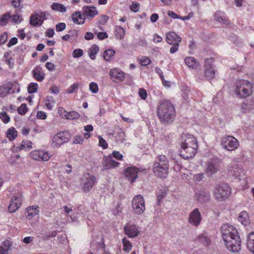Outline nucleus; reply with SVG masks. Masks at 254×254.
<instances>
[{
    "instance_id": "4468645a",
    "label": "nucleus",
    "mask_w": 254,
    "mask_h": 254,
    "mask_svg": "<svg viewBox=\"0 0 254 254\" xmlns=\"http://www.w3.org/2000/svg\"><path fill=\"white\" fill-rule=\"evenodd\" d=\"M211 64L212 60L211 59H207L205 60L204 74L207 79H212L214 77L215 71Z\"/></svg>"
},
{
    "instance_id": "79ce46f5",
    "label": "nucleus",
    "mask_w": 254,
    "mask_h": 254,
    "mask_svg": "<svg viewBox=\"0 0 254 254\" xmlns=\"http://www.w3.org/2000/svg\"><path fill=\"white\" fill-rule=\"evenodd\" d=\"M38 84L37 83H30L27 87V90L29 93H35L37 91Z\"/></svg>"
},
{
    "instance_id": "4c0bfd02",
    "label": "nucleus",
    "mask_w": 254,
    "mask_h": 254,
    "mask_svg": "<svg viewBox=\"0 0 254 254\" xmlns=\"http://www.w3.org/2000/svg\"><path fill=\"white\" fill-rule=\"evenodd\" d=\"M17 136V131L14 127L9 128L7 132V137L9 140H13Z\"/></svg>"
},
{
    "instance_id": "f257e3e1",
    "label": "nucleus",
    "mask_w": 254,
    "mask_h": 254,
    "mask_svg": "<svg viewBox=\"0 0 254 254\" xmlns=\"http://www.w3.org/2000/svg\"><path fill=\"white\" fill-rule=\"evenodd\" d=\"M180 155L185 159L194 156L197 149L196 138L190 134H183L181 141Z\"/></svg>"
},
{
    "instance_id": "4d7b16f0",
    "label": "nucleus",
    "mask_w": 254,
    "mask_h": 254,
    "mask_svg": "<svg viewBox=\"0 0 254 254\" xmlns=\"http://www.w3.org/2000/svg\"><path fill=\"white\" fill-rule=\"evenodd\" d=\"M5 58V63L11 68H12L14 65V60L11 58H7L6 54L4 55Z\"/></svg>"
},
{
    "instance_id": "9b49d317",
    "label": "nucleus",
    "mask_w": 254,
    "mask_h": 254,
    "mask_svg": "<svg viewBox=\"0 0 254 254\" xmlns=\"http://www.w3.org/2000/svg\"><path fill=\"white\" fill-rule=\"evenodd\" d=\"M95 178L94 176H83L81 179V184L84 191L87 192L91 189L95 184Z\"/></svg>"
},
{
    "instance_id": "3c124183",
    "label": "nucleus",
    "mask_w": 254,
    "mask_h": 254,
    "mask_svg": "<svg viewBox=\"0 0 254 254\" xmlns=\"http://www.w3.org/2000/svg\"><path fill=\"white\" fill-rule=\"evenodd\" d=\"M139 3L136 1L132 2V4L130 6V9L131 11L136 12L139 11Z\"/></svg>"
},
{
    "instance_id": "a19ab883",
    "label": "nucleus",
    "mask_w": 254,
    "mask_h": 254,
    "mask_svg": "<svg viewBox=\"0 0 254 254\" xmlns=\"http://www.w3.org/2000/svg\"><path fill=\"white\" fill-rule=\"evenodd\" d=\"M198 241L202 243L204 246H208L210 244L209 239L204 235H201L198 237Z\"/></svg>"
},
{
    "instance_id": "2f4dec72",
    "label": "nucleus",
    "mask_w": 254,
    "mask_h": 254,
    "mask_svg": "<svg viewBox=\"0 0 254 254\" xmlns=\"http://www.w3.org/2000/svg\"><path fill=\"white\" fill-rule=\"evenodd\" d=\"M52 10L60 12H65L66 11V7L63 4L59 2H54L51 5Z\"/></svg>"
},
{
    "instance_id": "ddd939ff",
    "label": "nucleus",
    "mask_w": 254,
    "mask_h": 254,
    "mask_svg": "<svg viewBox=\"0 0 254 254\" xmlns=\"http://www.w3.org/2000/svg\"><path fill=\"white\" fill-rule=\"evenodd\" d=\"M201 220V216L200 212L198 208L194 209L189 214V222L195 226H197Z\"/></svg>"
},
{
    "instance_id": "774afa93",
    "label": "nucleus",
    "mask_w": 254,
    "mask_h": 254,
    "mask_svg": "<svg viewBox=\"0 0 254 254\" xmlns=\"http://www.w3.org/2000/svg\"><path fill=\"white\" fill-rule=\"evenodd\" d=\"M168 15L174 19H179L180 17L178 16L175 12L173 11H169L168 12Z\"/></svg>"
},
{
    "instance_id": "9d476101",
    "label": "nucleus",
    "mask_w": 254,
    "mask_h": 254,
    "mask_svg": "<svg viewBox=\"0 0 254 254\" xmlns=\"http://www.w3.org/2000/svg\"><path fill=\"white\" fill-rule=\"evenodd\" d=\"M47 19L46 14L44 12L32 14L30 17V24L33 26H41L44 21Z\"/></svg>"
},
{
    "instance_id": "052dcab7",
    "label": "nucleus",
    "mask_w": 254,
    "mask_h": 254,
    "mask_svg": "<svg viewBox=\"0 0 254 254\" xmlns=\"http://www.w3.org/2000/svg\"><path fill=\"white\" fill-rule=\"evenodd\" d=\"M173 46L170 49L171 54H174L178 51L179 46V43H175L172 44Z\"/></svg>"
},
{
    "instance_id": "72a5a7b5",
    "label": "nucleus",
    "mask_w": 254,
    "mask_h": 254,
    "mask_svg": "<svg viewBox=\"0 0 254 254\" xmlns=\"http://www.w3.org/2000/svg\"><path fill=\"white\" fill-rule=\"evenodd\" d=\"M99 47L96 45H92L89 49V57L92 60H94L96 58V55L99 52Z\"/></svg>"
},
{
    "instance_id": "423d86ee",
    "label": "nucleus",
    "mask_w": 254,
    "mask_h": 254,
    "mask_svg": "<svg viewBox=\"0 0 254 254\" xmlns=\"http://www.w3.org/2000/svg\"><path fill=\"white\" fill-rule=\"evenodd\" d=\"M252 84L246 80H239L237 82L236 94L241 98H246L252 93Z\"/></svg>"
},
{
    "instance_id": "0e129e2a",
    "label": "nucleus",
    "mask_w": 254,
    "mask_h": 254,
    "mask_svg": "<svg viewBox=\"0 0 254 254\" xmlns=\"http://www.w3.org/2000/svg\"><path fill=\"white\" fill-rule=\"evenodd\" d=\"M62 169H63V173H64V170L67 174H69L71 172V166L69 164H66L65 167L63 166Z\"/></svg>"
},
{
    "instance_id": "a211bd4d",
    "label": "nucleus",
    "mask_w": 254,
    "mask_h": 254,
    "mask_svg": "<svg viewBox=\"0 0 254 254\" xmlns=\"http://www.w3.org/2000/svg\"><path fill=\"white\" fill-rule=\"evenodd\" d=\"M125 234L129 238L136 237L139 234L137 226L134 224H127L124 227Z\"/></svg>"
},
{
    "instance_id": "338daca9",
    "label": "nucleus",
    "mask_w": 254,
    "mask_h": 254,
    "mask_svg": "<svg viewBox=\"0 0 254 254\" xmlns=\"http://www.w3.org/2000/svg\"><path fill=\"white\" fill-rule=\"evenodd\" d=\"M153 40L154 43H160L162 41V38L158 34H155L153 35Z\"/></svg>"
},
{
    "instance_id": "c03bdc74",
    "label": "nucleus",
    "mask_w": 254,
    "mask_h": 254,
    "mask_svg": "<svg viewBox=\"0 0 254 254\" xmlns=\"http://www.w3.org/2000/svg\"><path fill=\"white\" fill-rule=\"evenodd\" d=\"M140 64L143 66H146L151 64V60L147 57H141L139 59Z\"/></svg>"
},
{
    "instance_id": "473e14b6",
    "label": "nucleus",
    "mask_w": 254,
    "mask_h": 254,
    "mask_svg": "<svg viewBox=\"0 0 254 254\" xmlns=\"http://www.w3.org/2000/svg\"><path fill=\"white\" fill-rule=\"evenodd\" d=\"M115 54V50L109 49L104 52L103 58L105 61L109 62L113 59Z\"/></svg>"
},
{
    "instance_id": "f3484780",
    "label": "nucleus",
    "mask_w": 254,
    "mask_h": 254,
    "mask_svg": "<svg viewBox=\"0 0 254 254\" xmlns=\"http://www.w3.org/2000/svg\"><path fill=\"white\" fill-rule=\"evenodd\" d=\"M22 198L20 195L14 196L12 198L8 206V211L10 213L14 212L21 205Z\"/></svg>"
},
{
    "instance_id": "5fc2aeb1",
    "label": "nucleus",
    "mask_w": 254,
    "mask_h": 254,
    "mask_svg": "<svg viewBox=\"0 0 254 254\" xmlns=\"http://www.w3.org/2000/svg\"><path fill=\"white\" fill-rule=\"evenodd\" d=\"M17 111L19 114L24 115L27 111L26 105L22 104L17 109Z\"/></svg>"
},
{
    "instance_id": "864d4df0",
    "label": "nucleus",
    "mask_w": 254,
    "mask_h": 254,
    "mask_svg": "<svg viewBox=\"0 0 254 254\" xmlns=\"http://www.w3.org/2000/svg\"><path fill=\"white\" fill-rule=\"evenodd\" d=\"M83 51L82 49H77L74 50L72 53V56L75 58L81 57L83 55Z\"/></svg>"
},
{
    "instance_id": "f03ea898",
    "label": "nucleus",
    "mask_w": 254,
    "mask_h": 254,
    "mask_svg": "<svg viewBox=\"0 0 254 254\" xmlns=\"http://www.w3.org/2000/svg\"><path fill=\"white\" fill-rule=\"evenodd\" d=\"M175 108L173 104L167 100L160 101L157 108V115L164 124L171 123L175 117Z\"/></svg>"
},
{
    "instance_id": "8fccbe9b",
    "label": "nucleus",
    "mask_w": 254,
    "mask_h": 254,
    "mask_svg": "<svg viewBox=\"0 0 254 254\" xmlns=\"http://www.w3.org/2000/svg\"><path fill=\"white\" fill-rule=\"evenodd\" d=\"M99 139V145L102 147L103 149H106L108 147V143L106 141L104 140L101 136L99 135L98 136Z\"/></svg>"
},
{
    "instance_id": "4be33fe9",
    "label": "nucleus",
    "mask_w": 254,
    "mask_h": 254,
    "mask_svg": "<svg viewBox=\"0 0 254 254\" xmlns=\"http://www.w3.org/2000/svg\"><path fill=\"white\" fill-rule=\"evenodd\" d=\"M182 38L174 32H169L166 34V42L169 44L180 43Z\"/></svg>"
},
{
    "instance_id": "dca6fc26",
    "label": "nucleus",
    "mask_w": 254,
    "mask_h": 254,
    "mask_svg": "<svg viewBox=\"0 0 254 254\" xmlns=\"http://www.w3.org/2000/svg\"><path fill=\"white\" fill-rule=\"evenodd\" d=\"M110 75L112 80L116 83L123 81L125 79V74L118 68H113L110 71Z\"/></svg>"
},
{
    "instance_id": "f704fd0d",
    "label": "nucleus",
    "mask_w": 254,
    "mask_h": 254,
    "mask_svg": "<svg viewBox=\"0 0 254 254\" xmlns=\"http://www.w3.org/2000/svg\"><path fill=\"white\" fill-rule=\"evenodd\" d=\"M32 147V142L29 140H23L21 144L18 147L19 150L31 149Z\"/></svg>"
},
{
    "instance_id": "e2e57ef3",
    "label": "nucleus",
    "mask_w": 254,
    "mask_h": 254,
    "mask_svg": "<svg viewBox=\"0 0 254 254\" xmlns=\"http://www.w3.org/2000/svg\"><path fill=\"white\" fill-rule=\"evenodd\" d=\"M45 66L50 71L54 70L55 67V64L50 62H47L45 64Z\"/></svg>"
},
{
    "instance_id": "37998d69",
    "label": "nucleus",
    "mask_w": 254,
    "mask_h": 254,
    "mask_svg": "<svg viewBox=\"0 0 254 254\" xmlns=\"http://www.w3.org/2000/svg\"><path fill=\"white\" fill-rule=\"evenodd\" d=\"M10 17V15L9 13H6L1 15L0 18V25H5L6 24L7 21L9 19Z\"/></svg>"
},
{
    "instance_id": "6e6d98bb",
    "label": "nucleus",
    "mask_w": 254,
    "mask_h": 254,
    "mask_svg": "<svg viewBox=\"0 0 254 254\" xmlns=\"http://www.w3.org/2000/svg\"><path fill=\"white\" fill-rule=\"evenodd\" d=\"M66 25L64 23L61 22L57 24L56 29L57 32L63 31L65 29Z\"/></svg>"
},
{
    "instance_id": "e433bc0d",
    "label": "nucleus",
    "mask_w": 254,
    "mask_h": 254,
    "mask_svg": "<svg viewBox=\"0 0 254 254\" xmlns=\"http://www.w3.org/2000/svg\"><path fill=\"white\" fill-rule=\"evenodd\" d=\"M125 31L121 26H116L115 28V36L118 39H122L125 36Z\"/></svg>"
},
{
    "instance_id": "2eb2a0df",
    "label": "nucleus",
    "mask_w": 254,
    "mask_h": 254,
    "mask_svg": "<svg viewBox=\"0 0 254 254\" xmlns=\"http://www.w3.org/2000/svg\"><path fill=\"white\" fill-rule=\"evenodd\" d=\"M195 199L199 203H205L209 200L210 197V192L206 190H198L195 193Z\"/></svg>"
},
{
    "instance_id": "0eeeda50",
    "label": "nucleus",
    "mask_w": 254,
    "mask_h": 254,
    "mask_svg": "<svg viewBox=\"0 0 254 254\" xmlns=\"http://www.w3.org/2000/svg\"><path fill=\"white\" fill-rule=\"evenodd\" d=\"M221 145L223 148L228 151H233L239 147V142L234 136L228 135L222 138Z\"/></svg>"
},
{
    "instance_id": "13d9d810",
    "label": "nucleus",
    "mask_w": 254,
    "mask_h": 254,
    "mask_svg": "<svg viewBox=\"0 0 254 254\" xmlns=\"http://www.w3.org/2000/svg\"><path fill=\"white\" fill-rule=\"evenodd\" d=\"M139 95L143 100H145L147 98V92L146 90L141 88L139 90Z\"/></svg>"
},
{
    "instance_id": "603ef678",
    "label": "nucleus",
    "mask_w": 254,
    "mask_h": 254,
    "mask_svg": "<svg viewBox=\"0 0 254 254\" xmlns=\"http://www.w3.org/2000/svg\"><path fill=\"white\" fill-rule=\"evenodd\" d=\"M111 154L113 156V158L114 157L118 160L121 161L123 158V155L118 151L114 150Z\"/></svg>"
},
{
    "instance_id": "5701e85b",
    "label": "nucleus",
    "mask_w": 254,
    "mask_h": 254,
    "mask_svg": "<svg viewBox=\"0 0 254 254\" xmlns=\"http://www.w3.org/2000/svg\"><path fill=\"white\" fill-rule=\"evenodd\" d=\"M147 173L145 169L138 168L134 166L130 165L125 170V175H137L138 173Z\"/></svg>"
},
{
    "instance_id": "de8ad7c7",
    "label": "nucleus",
    "mask_w": 254,
    "mask_h": 254,
    "mask_svg": "<svg viewBox=\"0 0 254 254\" xmlns=\"http://www.w3.org/2000/svg\"><path fill=\"white\" fill-rule=\"evenodd\" d=\"M89 90L93 93H97L99 91L98 86L95 82H91L89 84Z\"/></svg>"
},
{
    "instance_id": "393cba45",
    "label": "nucleus",
    "mask_w": 254,
    "mask_h": 254,
    "mask_svg": "<svg viewBox=\"0 0 254 254\" xmlns=\"http://www.w3.org/2000/svg\"><path fill=\"white\" fill-rule=\"evenodd\" d=\"M185 62L189 67L192 69L196 68L199 66V62L194 58L191 57H188L186 58L185 59Z\"/></svg>"
},
{
    "instance_id": "c85d7f7f",
    "label": "nucleus",
    "mask_w": 254,
    "mask_h": 254,
    "mask_svg": "<svg viewBox=\"0 0 254 254\" xmlns=\"http://www.w3.org/2000/svg\"><path fill=\"white\" fill-rule=\"evenodd\" d=\"M247 246L248 249L254 254V232L250 233L247 239Z\"/></svg>"
},
{
    "instance_id": "680f3d73",
    "label": "nucleus",
    "mask_w": 254,
    "mask_h": 254,
    "mask_svg": "<svg viewBox=\"0 0 254 254\" xmlns=\"http://www.w3.org/2000/svg\"><path fill=\"white\" fill-rule=\"evenodd\" d=\"M37 117L39 119L44 120L46 119L47 115L43 111H38L37 113Z\"/></svg>"
},
{
    "instance_id": "1a4fd4ad",
    "label": "nucleus",
    "mask_w": 254,
    "mask_h": 254,
    "mask_svg": "<svg viewBox=\"0 0 254 254\" xmlns=\"http://www.w3.org/2000/svg\"><path fill=\"white\" fill-rule=\"evenodd\" d=\"M68 140L66 134L64 132H60L55 135L52 139V146L55 147H59L64 143L67 142Z\"/></svg>"
},
{
    "instance_id": "bb28decb",
    "label": "nucleus",
    "mask_w": 254,
    "mask_h": 254,
    "mask_svg": "<svg viewBox=\"0 0 254 254\" xmlns=\"http://www.w3.org/2000/svg\"><path fill=\"white\" fill-rule=\"evenodd\" d=\"M33 77L38 81L41 82L45 78V74L42 69L36 67L32 71Z\"/></svg>"
},
{
    "instance_id": "b1692460",
    "label": "nucleus",
    "mask_w": 254,
    "mask_h": 254,
    "mask_svg": "<svg viewBox=\"0 0 254 254\" xmlns=\"http://www.w3.org/2000/svg\"><path fill=\"white\" fill-rule=\"evenodd\" d=\"M58 111L61 114H63L62 112L63 111L64 113L63 116L68 120H74L79 118L80 117L79 114L77 112L74 111L67 112L64 110L63 108H59Z\"/></svg>"
},
{
    "instance_id": "c9c22d12",
    "label": "nucleus",
    "mask_w": 254,
    "mask_h": 254,
    "mask_svg": "<svg viewBox=\"0 0 254 254\" xmlns=\"http://www.w3.org/2000/svg\"><path fill=\"white\" fill-rule=\"evenodd\" d=\"M44 106L48 109L51 110L54 104L55 101L52 96L48 97L46 99H45L44 102Z\"/></svg>"
},
{
    "instance_id": "6e6552de",
    "label": "nucleus",
    "mask_w": 254,
    "mask_h": 254,
    "mask_svg": "<svg viewBox=\"0 0 254 254\" xmlns=\"http://www.w3.org/2000/svg\"><path fill=\"white\" fill-rule=\"evenodd\" d=\"M132 207L137 214L143 213L145 210V202L141 195L135 196L132 200Z\"/></svg>"
},
{
    "instance_id": "412c9836",
    "label": "nucleus",
    "mask_w": 254,
    "mask_h": 254,
    "mask_svg": "<svg viewBox=\"0 0 254 254\" xmlns=\"http://www.w3.org/2000/svg\"><path fill=\"white\" fill-rule=\"evenodd\" d=\"M204 171L207 174L210 175L215 174L219 171L218 165L213 161H208L206 164Z\"/></svg>"
},
{
    "instance_id": "a878e982",
    "label": "nucleus",
    "mask_w": 254,
    "mask_h": 254,
    "mask_svg": "<svg viewBox=\"0 0 254 254\" xmlns=\"http://www.w3.org/2000/svg\"><path fill=\"white\" fill-rule=\"evenodd\" d=\"M27 217L32 218L39 213V206L36 205L29 206L26 209Z\"/></svg>"
},
{
    "instance_id": "6ab92c4d",
    "label": "nucleus",
    "mask_w": 254,
    "mask_h": 254,
    "mask_svg": "<svg viewBox=\"0 0 254 254\" xmlns=\"http://www.w3.org/2000/svg\"><path fill=\"white\" fill-rule=\"evenodd\" d=\"M102 164L105 169H109L118 166L120 163L113 160V156L109 154L107 156H104Z\"/></svg>"
},
{
    "instance_id": "69168bd1",
    "label": "nucleus",
    "mask_w": 254,
    "mask_h": 254,
    "mask_svg": "<svg viewBox=\"0 0 254 254\" xmlns=\"http://www.w3.org/2000/svg\"><path fill=\"white\" fill-rule=\"evenodd\" d=\"M18 40L16 37L12 38L9 42H8L7 46L8 47H10L14 45H15L17 43Z\"/></svg>"
},
{
    "instance_id": "7ed1b4c3",
    "label": "nucleus",
    "mask_w": 254,
    "mask_h": 254,
    "mask_svg": "<svg viewBox=\"0 0 254 254\" xmlns=\"http://www.w3.org/2000/svg\"><path fill=\"white\" fill-rule=\"evenodd\" d=\"M169 169L168 161L164 155L158 156L154 162L152 170L156 175H165Z\"/></svg>"
},
{
    "instance_id": "cd10ccee",
    "label": "nucleus",
    "mask_w": 254,
    "mask_h": 254,
    "mask_svg": "<svg viewBox=\"0 0 254 254\" xmlns=\"http://www.w3.org/2000/svg\"><path fill=\"white\" fill-rule=\"evenodd\" d=\"M71 19L73 22L77 24H82L84 23V17L80 12H75L71 16Z\"/></svg>"
},
{
    "instance_id": "39448f33",
    "label": "nucleus",
    "mask_w": 254,
    "mask_h": 254,
    "mask_svg": "<svg viewBox=\"0 0 254 254\" xmlns=\"http://www.w3.org/2000/svg\"><path fill=\"white\" fill-rule=\"evenodd\" d=\"M221 233L225 245L230 246V240L235 237L238 240V232L236 228L228 224H224L221 227Z\"/></svg>"
},
{
    "instance_id": "7c9ffc66",
    "label": "nucleus",
    "mask_w": 254,
    "mask_h": 254,
    "mask_svg": "<svg viewBox=\"0 0 254 254\" xmlns=\"http://www.w3.org/2000/svg\"><path fill=\"white\" fill-rule=\"evenodd\" d=\"M84 12L86 16L93 18L97 14V11L95 7L84 6Z\"/></svg>"
},
{
    "instance_id": "20e7f679",
    "label": "nucleus",
    "mask_w": 254,
    "mask_h": 254,
    "mask_svg": "<svg viewBox=\"0 0 254 254\" xmlns=\"http://www.w3.org/2000/svg\"><path fill=\"white\" fill-rule=\"evenodd\" d=\"M231 193V189L225 183L216 185L213 191L214 198L219 201H225Z\"/></svg>"
},
{
    "instance_id": "a18cd8bd",
    "label": "nucleus",
    "mask_w": 254,
    "mask_h": 254,
    "mask_svg": "<svg viewBox=\"0 0 254 254\" xmlns=\"http://www.w3.org/2000/svg\"><path fill=\"white\" fill-rule=\"evenodd\" d=\"M79 84L78 83H74L70 85L66 90V92L69 94L74 92L78 88Z\"/></svg>"
},
{
    "instance_id": "aec40b11",
    "label": "nucleus",
    "mask_w": 254,
    "mask_h": 254,
    "mask_svg": "<svg viewBox=\"0 0 254 254\" xmlns=\"http://www.w3.org/2000/svg\"><path fill=\"white\" fill-rule=\"evenodd\" d=\"M230 246L225 245L226 248L230 251L235 253L238 252L241 250V240L239 235H238V240L235 241V237L230 240Z\"/></svg>"
},
{
    "instance_id": "ea45409f",
    "label": "nucleus",
    "mask_w": 254,
    "mask_h": 254,
    "mask_svg": "<svg viewBox=\"0 0 254 254\" xmlns=\"http://www.w3.org/2000/svg\"><path fill=\"white\" fill-rule=\"evenodd\" d=\"M122 243L123 245V250L128 252L132 248V245L130 242L125 237L122 239Z\"/></svg>"
},
{
    "instance_id": "f8f14e48",
    "label": "nucleus",
    "mask_w": 254,
    "mask_h": 254,
    "mask_svg": "<svg viewBox=\"0 0 254 254\" xmlns=\"http://www.w3.org/2000/svg\"><path fill=\"white\" fill-rule=\"evenodd\" d=\"M30 157L35 160L47 161L49 160L51 156L47 151L36 150L30 153Z\"/></svg>"
},
{
    "instance_id": "58836bf2",
    "label": "nucleus",
    "mask_w": 254,
    "mask_h": 254,
    "mask_svg": "<svg viewBox=\"0 0 254 254\" xmlns=\"http://www.w3.org/2000/svg\"><path fill=\"white\" fill-rule=\"evenodd\" d=\"M229 172L233 175H240L244 174V170L241 168L239 167L238 165H234L231 169H229Z\"/></svg>"
},
{
    "instance_id": "bf43d9fd",
    "label": "nucleus",
    "mask_w": 254,
    "mask_h": 254,
    "mask_svg": "<svg viewBox=\"0 0 254 254\" xmlns=\"http://www.w3.org/2000/svg\"><path fill=\"white\" fill-rule=\"evenodd\" d=\"M84 139L82 136L77 135L75 136L74 138L73 143L75 144H82Z\"/></svg>"
},
{
    "instance_id": "c756f323",
    "label": "nucleus",
    "mask_w": 254,
    "mask_h": 254,
    "mask_svg": "<svg viewBox=\"0 0 254 254\" xmlns=\"http://www.w3.org/2000/svg\"><path fill=\"white\" fill-rule=\"evenodd\" d=\"M238 220L241 223L245 226L250 224V220L248 213L246 211H243L240 213L238 216Z\"/></svg>"
},
{
    "instance_id": "49530a36",
    "label": "nucleus",
    "mask_w": 254,
    "mask_h": 254,
    "mask_svg": "<svg viewBox=\"0 0 254 254\" xmlns=\"http://www.w3.org/2000/svg\"><path fill=\"white\" fill-rule=\"evenodd\" d=\"M215 19L219 22L225 23L226 19L223 15L221 14L220 12H216L214 15Z\"/></svg>"
},
{
    "instance_id": "09e8293b",
    "label": "nucleus",
    "mask_w": 254,
    "mask_h": 254,
    "mask_svg": "<svg viewBox=\"0 0 254 254\" xmlns=\"http://www.w3.org/2000/svg\"><path fill=\"white\" fill-rule=\"evenodd\" d=\"M0 119L5 124L8 123L10 121V118L6 112L0 113Z\"/></svg>"
}]
</instances>
